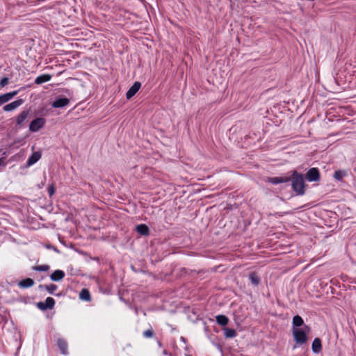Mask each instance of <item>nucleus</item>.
<instances>
[{
  "label": "nucleus",
  "mask_w": 356,
  "mask_h": 356,
  "mask_svg": "<svg viewBox=\"0 0 356 356\" xmlns=\"http://www.w3.org/2000/svg\"><path fill=\"white\" fill-rule=\"evenodd\" d=\"M309 331V327L306 325H305L302 328L293 327L292 333L296 342L298 344L305 343L307 341V334Z\"/></svg>",
  "instance_id": "1"
},
{
  "label": "nucleus",
  "mask_w": 356,
  "mask_h": 356,
  "mask_svg": "<svg viewBox=\"0 0 356 356\" xmlns=\"http://www.w3.org/2000/svg\"><path fill=\"white\" fill-rule=\"evenodd\" d=\"M292 188L298 195H302L305 193V181L303 175L293 171L292 174Z\"/></svg>",
  "instance_id": "2"
},
{
  "label": "nucleus",
  "mask_w": 356,
  "mask_h": 356,
  "mask_svg": "<svg viewBox=\"0 0 356 356\" xmlns=\"http://www.w3.org/2000/svg\"><path fill=\"white\" fill-rule=\"evenodd\" d=\"M44 118H38L31 122L29 129L32 132H36L44 125Z\"/></svg>",
  "instance_id": "3"
},
{
  "label": "nucleus",
  "mask_w": 356,
  "mask_h": 356,
  "mask_svg": "<svg viewBox=\"0 0 356 356\" xmlns=\"http://www.w3.org/2000/svg\"><path fill=\"white\" fill-rule=\"evenodd\" d=\"M55 305V300L51 297H48L45 302H40L38 303V307L42 310H45L47 309H52Z\"/></svg>",
  "instance_id": "4"
},
{
  "label": "nucleus",
  "mask_w": 356,
  "mask_h": 356,
  "mask_svg": "<svg viewBox=\"0 0 356 356\" xmlns=\"http://www.w3.org/2000/svg\"><path fill=\"white\" fill-rule=\"evenodd\" d=\"M141 87V83L139 81H136L133 86L129 89L126 94V97L128 99L134 97L136 93L139 90Z\"/></svg>",
  "instance_id": "5"
},
{
  "label": "nucleus",
  "mask_w": 356,
  "mask_h": 356,
  "mask_svg": "<svg viewBox=\"0 0 356 356\" xmlns=\"http://www.w3.org/2000/svg\"><path fill=\"white\" fill-rule=\"evenodd\" d=\"M24 103L23 99H19L3 106L4 111H11L16 109Z\"/></svg>",
  "instance_id": "6"
},
{
  "label": "nucleus",
  "mask_w": 356,
  "mask_h": 356,
  "mask_svg": "<svg viewBox=\"0 0 356 356\" xmlns=\"http://www.w3.org/2000/svg\"><path fill=\"white\" fill-rule=\"evenodd\" d=\"M307 178L310 181H315L319 179V172L315 168H311L307 173Z\"/></svg>",
  "instance_id": "7"
},
{
  "label": "nucleus",
  "mask_w": 356,
  "mask_h": 356,
  "mask_svg": "<svg viewBox=\"0 0 356 356\" xmlns=\"http://www.w3.org/2000/svg\"><path fill=\"white\" fill-rule=\"evenodd\" d=\"M29 112L28 111H23L20 113V114L17 116L16 120L17 127L20 128L22 127L24 122L26 120Z\"/></svg>",
  "instance_id": "8"
},
{
  "label": "nucleus",
  "mask_w": 356,
  "mask_h": 356,
  "mask_svg": "<svg viewBox=\"0 0 356 356\" xmlns=\"http://www.w3.org/2000/svg\"><path fill=\"white\" fill-rule=\"evenodd\" d=\"M70 103V99L64 97V98H59L54 101L52 103V106L54 108H61L67 106Z\"/></svg>",
  "instance_id": "9"
},
{
  "label": "nucleus",
  "mask_w": 356,
  "mask_h": 356,
  "mask_svg": "<svg viewBox=\"0 0 356 356\" xmlns=\"http://www.w3.org/2000/svg\"><path fill=\"white\" fill-rule=\"evenodd\" d=\"M41 158V153L39 152H35L32 154V155L29 158L27 161V165L31 166L36 163Z\"/></svg>",
  "instance_id": "10"
},
{
  "label": "nucleus",
  "mask_w": 356,
  "mask_h": 356,
  "mask_svg": "<svg viewBox=\"0 0 356 356\" xmlns=\"http://www.w3.org/2000/svg\"><path fill=\"white\" fill-rule=\"evenodd\" d=\"M65 277V273L63 270H56L51 275V280L55 282L61 280Z\"/></svg>",
  "instance_id": "11"
},
{
  "label": "nucleus",
  "mask_w": 356,
  "mask_h": 356,
  "mask_svg": "<svg viewBox=\"0 0 356 356\" xmlns=\"http://www.w3.org/2000/svg\"><path fill=\"white\" fill-rule=\"evenodd\" d=\"M57 344H58V348H59L60 352L62 353V354L66 355L67 353V342L63 339H59L57 341Z\"/></svg>",
  "instance_id": "12"
},
{
  "label": "nucleus",
  "mask_w": 356,
  "mask_h": 356,
  "mask_svg": "<svg viewBox=\"0 0 356 356\" xmlns=\"http://www.w3.org/2000/svg\"><path fill=\"white\" fill-rule=\"evenodd\" d=\"M290 177H271L268 179V181L272 184H277L280 183L288 182L290 181Z\"/></svg>",
  "instance_id": "13"
},
{
  "label": "nucleus",
  "mask_w": 356,
  "mask_h": 356,
  "mask_svg": "<svg viewBox=\"0 0 356 356\" xmlns=\"http://www.w3.org/2000/svg\"><path fill=\"white\" fill-rule=\"evenodd\" d=\"M312 350L315 353H318L321 350V341L318 338H316L312 343Z\"/></svg>",
  "instance_id": "14"
},
{
  "label": "nucleus",
  "mask_w": 356,
  "mask_h": 356,
  "mask_svg": "<svg viewBox=\"0 0 356 356\" xmlns=\"http://www.w3.org/2000/svg\"><path fill=\"white\" fill-rule=\"evenodd\" d=\"M51 79V76L49 74H42L39 76H38L35 80V83L36 84H42L43 83L49 81Z\"/></svg>",
  "instance_id": "15"
},
{
  "label": "nucleus",
  "mask_w": 356,
  "mask_h": 356,
  "mask_svg": "<svg viewBox=\"0 0 356 356\" xmlns=\"http://www.w3.org/2000/svg\"><path fill=\"white\" fill-rule=\"evenodd\" d=\"M34 284V281L31 278H26L19 282L18 285L21 288H29Z\"/></svg>",
  "instance_id": "16"
},
{
  "label": "nucleus",
  "mask_w": 356,
  "mask_h": 356,
  "mask_svg": "<svg viewBox=\"0 0 356 356\" xmlns=\"http://www.w3.org/2000/svg\"><path fill=\"white\" fill-rule=\"evenodd\" d=\"M136 231L141 235H147L149 234V228L145 224L139 225L136 227Z\"/></svg>",
  "instance_id": "17"
},
{
  "label": "nucleus",
  "mask_w": 356,
  "mask_h": 356,
  "mask_svg": "<svg viewBox=\"0 0 356 356\" xmlns=\"http://www.w3.org/2000/svg\"><path fill=\"white\" fill-rule=\"evenodd\" d=\"M229 319L226 316L218 315L216 316V322L222 326H225L228 323Z\"/></svg>",
  "instance_id": "18"
},
{
  "label": "nucleus",
  "mask_w": 356,
  "mask_h": 356,
  "mask_svg": "<svg viewBox=\"0 0 356 356\" xmlns=\"http://www.w3.org/2000/svg\"><path fill=\"white\" fill-rule=\"evenodd\" d=\"M303 325V320L301 316L296 315L293 318V327H298Z\"/></svg>",
  "instance_id": "19"
},
{
  "label": "nucleus",
  "mask_w": 356,
  "mask_h": 356,
  "mask_svg": "<svg viewBox=\"0 0 356 356\" xmlns=\"http://www.w3.org/2000/svg\"><path fill=\"white\" fill-rule=\"evenodd\" d=\"M249 278L253 285L257 286L259 284L260 280L255 273H251L249 275Z\"/></svg>",
  "instance_id": "20"
},
{
  "label": "nucleus",
  "mask_w": 356,
  "mask_h": 356,
  "mask_svg": "<svg viewBox=\"0 0 356 356\" xmlns=\"http://www.w3.org/2000/svg\"><path fill=\"white\" fill-rule=\"evenodd\" d=\"M80 298L84 300H90V295L88 289H83L80 293Z\"/></svg>",
  "instance_id": "21"
},
{
  "label": "nucleus",
  "mask_w": 356,
  "mask_h": 356,
  "mask_svg": "<svg viewBox=\"0 0 356 356\" xmlns=\"http://www.w3.org/2000/svg\"><path fill=\"white\" fill-rule=\"evenodd\" d=\"M225 334L226 337L232 338L236 336V332L234 329L225 328Z\"/></svg>",
  "instance_id": "22"
},
{
  "label": "nucleus",
  "mask_w": 356,
  "mask_h": 356,
  "mask_svg": "<svg viewBox=\"0 0 356 356\" xmlns=\"http://www.w3.org/2000/svg\"><path fill=\"white\" fill-rule=\"evenodd\" d=\"M17 94V91H13V92H11L3 94V97L5 102H7L9 100H10Z\"/></svg>",
  "instance_id": "23"
},
{
  "label": "nucleus",
  "mask_w": 356,
  "mask_h": 356,
  "mask_svg": "<svg viewBox=\"0 0 356 356\" xmlns=\"http://www.w3.org/2000/svg\"><path fill=\"white\" fill-rule=\"evenodd\" d=\"M49 269V266L48 265H40L33 267V270L37 271H47Z\"/></svg>",
  "instance_id": "24"
},
{
  "label": "nucleus",
  "mask_w": 356,
  "mask_h": 356,
  "mask_svg": "<svg viewBox=\"0 0 356 356\" xmlns=\"http://www.w3.org/2000/svg\"><path fill=\"white\" fill-rule=\"evenodd\" d=\"M57 289V286L55 284H51L49 285L46 286V289L50 293H54V291Z\"/></svg>",
  "instance_id": "25"
},
{
  "label": "nucleus",
  "mask_w": 356,
  "mask_h": 356,
  "mask_svg": "<svg viewBox=\"0 0 356 356\" xmlns=\"http://www.w3.org/2000/svg\"><path fill=\"white\" fill-rule=\"evenodd\" d=\"M343 177V173L341 171H336L334 174V177L337 180H341Z\"/></svg>",
  "instance_id": "26"
},
{
  "label": "nucleus",
  "mask_w": 356,
  "mask_h": 356,
  "mask_svg": "<svg viewBox=\"0 0 356 356\" xmlns=\"http://www.w3.org/2000/svg\"><path fill=\"white\" fill-rule=\"evenodd\" d=\"M48 193L50 196H52L55 193V187L54 184H51L48 188Z\"/></svg>",
  "instance_id": "27"
},
{
  "label": "nucleus",
  "mask_w": 356,
  "mask_h": 356,
  "mask_svg": "<svg viewBox=\"0 0 356 356\" xmlns=\"http://www.w3.org/2000/svg\"><path fill=\"white\" fill-rule=\"evenodd\" d=\"M153 334L154 333H153V331L152 330H147L144 332L143 335L145 337L149 338V337H152L153 336Z\"/></svg>",
  "instance_id": "28"
},
{
  "label": "nucleus",
  "mask_w": 356,
  "mask_h": 356,
  "mask_svg": "<svg viewBox=\"0 0 356 356\" xmlns=\"http://www.w3.org/2000/svg\"><path fill=\"white\" fill-rule=\"evenodd\" d=\"M8 83V79L7 77H4L1 80L0 85L1 87H4Z\"/></svg>",
  "instance_id": "29"
},
{
  "label": "nucleus",
  "mask_w": 356,
  "mask_h": 356,
  "mask_svg": "<svg viewBox=\"0 0 356 356\" xmlns=\"http://www.w3.org/2000/svg\"><path fill=\"white\" fill-rule=\"evenodd\" d=\"M6 103L5 101H4V99H3V95H0V105H2L3 104Z\"/></svg>",
  "instance_id": "30"
}]
</instances>
